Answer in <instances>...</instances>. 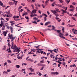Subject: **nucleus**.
I'll return each mask as SVG.
<instances>
[{"mask_svg": "<svg viewBox=\"0 0 77 77\" xmlns=\"http://www.w3.org/2000/svg\"><path fill=\"white\" fill-rule=\"evenodd\" d=\"M48 51H50L51 53H52V51H54V50H50V49H49L48 50Z\"/></svg>", "mask_w": 77, "mask_h": 77, "instance_id": "44", "label": "nucleus"}, {"mask_svg": "<svg viewBox=\"0 0 77 77\" xmlns=\"http://www.w3.org/2000/svg\"><path fill=\"white\" fill-rule=\"evenodd\" d=\"M72 19H73V20H75V21L76 20L75 18L74 17H72Z\"/></svg>", "mask_w": 77, "mask_h": 77, "instance_id": "41", "label": "nucleus"}, {"mask_svg": "<svg viewBox=\"0 0 77 77\" xmlns=\"http://www.w3.org/2000/svg\"><path fill=\"white\" fill-rule=\"evenodd\" d=\"M13 17L14 19H15V18H19V16H17V17L16 16H14Z\"/></svg>", "mask_w": 77, "mask_h": 77, "instance_id": "27", "label": "nucleus"}, {"mask_svg": "<svg viewBox=\"0 0 77 77\" xmlns=\"http://www.w3.org/2000/svg\"><path fill=\"white\" fill-rule=\"evenodd\" d=\"M69 11H74L73 9H70Z\"/></svg>", "mask_w": 77, "mask_h": 77, "instance_id": "57", "label": "nucleus"}, {"mask_svg": "<svg viewBox=\"0 0 77 77\" xmlns=\"http://www.w3.org/2000/svg\"><path fill=\"white\" fill-rule=\"evenodd\" d=\"M57 51H58V49H55L54 50H53V51L55 52H57Z\"/></svg>", "mask_w": 77, "mask_h": 77, "instance_id": "22", "label": "nucleus"}, {"mask_svg": "<svg viewBox=\"0 0 77 77\" xmlns=\"http://www.w3.org/2000/svg\"><path fill=\"white\" fill-rule=\"evenodd\" d=\"M17 58H18V59H20V58H21V59H22L21 56V57H20V56H18V57H17Z\"/></svg>", "mask_w": 77, "mask_h": 77, "instance_id": "34", "label": "nucleus"}, {"mask_svg": "<svg viewBox=\"0 0 77 77\" xmlns=\"http://www.w3.org/2000/svg\"><path fill=\"white\" fill-rule=\"evenodd\" d=\"M63 63H62V64L64 65V66H66V63L65 62H64V61H63Z\"/></svg>", "mask_w": 77, "mask_h": 77, "instance_id": "33", "label": "nucleus"}, {"mask_svg": "<svg viewBox=\"0 0 77 77\" xmlns=\"http://www.w3.org/2000/svg\"><path fill=\"white\" fill-rule=\"evenodd\" d=\"M58 7H62V5H59V4H58Z\"/></svg>", "mask_w": 77, "mask_h": 77, "instance_id": "55", "label": "nucleus"}, {"mask_svg": "<svg viewBox=\"0 0 77 77\" xmlns=\"http://www.w3.org/2000/svg\"><path fill=\"white\" fill-rule=\"evenodd\" d=\"M59 1L61 3H62L63 2V0H59Z\"/></svg>", "mask_w": 77, "mask_h": 77, "instance_id": "43", "label": "nucleus"}, {"mask_svg": "<svg viewBox=\"0 0 77 77\" xmlns=\"http://www.w3.org/2000/svg\"><path fill=\"white\" fill-rule=\"evenodd\" d=\"M16 38V37H14L12 34V37L11 38V42H13V40H14V39H15Z\"/></svg>", "mask_w": 77, "mask_h": 77, "instance_id": "9", "label": "nucleus"}, {"mask_svg": "<svg viewBox=\"0 0 77 77\" xmlns=\"http://www.w3.org/2000/svg\"><path fill=\"white\" fill-rule=\"evenodd\" d=\"M44 68V67H42V68H41V69H40V70H42Z\"/></svg>", "mask_w": 77, "mask_h": 77, "instance_id": "63", "label": "nucleus"}, {"mask_svg": "<svg viewBox=\"0 0 77 77\" xmlns=\"http://www.w3.org/2000/svg\"><path fill=\"white\" fill-rule=\"evenodd\" d=\"M37 15L36 14H33V17H35V16H37Z\"/></svg>", "mask_w": 77, "mask_h": 77, "instance_id": "62", "label": "nucleus"}, {"mask_svg": "<svg viewBox=\"0 0 77 77\" xmlns=\"http://www.w3.org/2000/svg\"><path fill=\"white\" fill-rule=\"evenodd\" d=\"M22 6H20V7H19L18 8V11H19V12H20L19 11H20V9H21V8H22Z\"/></svg>", "mask_w": 77, "mask_h": 77, "instance_id": "23", "label": "nucleus"}, {"mask_svg": "<svg viewBox=\"0 0 77 77\" xmlns=\"http://www.w3.org/2000/svg\"><path fill=\"white\" fill-rule=\"evenodd\" d=\"M37 11V10H32V12L33 13L35 14L36 13V12Z\"/></svg>", "mask_w": 77, "mask_h": 77, "instance_id": "15", "label": "nucleus"}, {"mask_svg": "<svg viewBox=\"0 0 77 77\" xmlns=\"http://www.w3.org/2000/svg\"><path fill=\"white\" fill-rule=\"evenodd\" d=\"M52 27L53 28H52L53 29H54L55 28V27L54 26V25H52Z\"/></svg>", "mask_w": 77, "mask_h": 77, "instance_id": "46", "label": "nucleus"}, {"mask_svg": "<svg viewBox=\"0 0 77 77\" xmlns=\"http://www.w3.org/2000/svg\"><path fill=\"white\" fill-rule=\"evenodd\" d=\"M31 14L30 15V17H34L33 15V13H31Z\"/></svg>", "mask_w": 77, "mask_h": 77, "instance_id": "36", "label": "nucleus"}, {"mask_svg": "<svg viewBox=\"0 0 77 77\" xmlns=\"http://www.w3.org/2000/svg\"><path fill=\"white\" fill-rule=\"evenodd\" d=\"M51 73L52 74H54V75H58L59 74V73H58V72H51Z\"/></svg>", "mask_w": 77, "mask_h": 77, "instance_id": "3", "label": "nucleus"}, {"mask_svg": "<svg viewBox=\"0 0 77 77\" xmlns=\"http://www.w3.org/2000/svg\"><path fill=\"white\" fill-rule=\"evenodd\" d=\"M68 26H69L70 27H73V26H74V25H70V24H69L68 25Z\"/></svg>", "mask_w": 77, "mask_h": 77, "instance_id": "19", "label": "nucleus"}, {"mask_svg": "<svg viewBox=\"0 0 77 77\" xmlns=\"http://www.w3.org/2000/svg\"><path fill=\"white\" fill-rule=\"evenodd\" d=\"M58 62L59 63V64H62V63H61V62H60V61H58Z\"/></svg>", "mask_w": 77, "mask_h": 77, "instance_id": "59", "label": "nucleus"}, {"mask_svg": "<svg viewBox=\"0 0 77 77\" xmlns=\"http://www.w3.org/2000/svg\"><path fill=\"white\" fill-rule=\"evenodd\" d=\"M1 24H2L3 26V25L4 23L3 22L2 20L1 21Z\"/></svg>", "mask_w": 77, "mask_h": 77, "instance_id": "35", "label": "nucleus"}, {"mask_svg": "<svg viewBox=\"0 0 77 77\" xmlns=\"http://www.w3.org/2000/svg\"><path fill=\"white\" fill-rule=\"evenodd\" d=\"M64 30H65L64 28V27H63V28L62 29V31H63V32H65Z\"/></svg>", "mask_w": 77, "mask_h": 77, "instance_id": "30", "label": "nucleus"}, {"mask_svg": "<svg viewBox=\"0 0 77 77\" xmlns=\"http://www.w3.org/2000/svg\"><path fill=\"white\" fill-rule=\"evenodd\" d=\"M29 69L31 70V71L32 72H34V69H32V67H29Z\"/></svg>", "mask_w": 77, "mask_h": 77, "instance_id": "11", "label": "nucleus"}, {"mask_svg": "<svg viewBox=\"0 0 77 77\" xmlns=\"http://www.w3.org/2000/svg\"><path fill=\"white\" fill-rule=\"evenodd\" d=\"M9 4H10V5H14V3L13 2H9Z\"/></svg>", "mask_w": 77, "mask_h": 77, "instance_id": "16", "label": "nucleus"}, {"mask_svg": "<svg viewBox=\"0 0 77 77\" xmlns=\"http://www.w3.org/2000/svg\"><path fill=\"white\" fill-rule=\"evenodd\" d=\"M51 11L53 13H54V14H55V16H56V17H57L59 16V14L58 13H57V11L55 10H51Z\"/></svg>", "mask_w": 77, "mask_h": 77, "instance_id": "2", "label": "nucleus"}, {"mask_svg": "<svg viewBox=\"0 0 77 77\" xmlns=\"http://www.w3.org/2000/svg\"><path fill=\"white\" fill-rule=\"evenodd\" d=\"M24 10L23 9H21L20 11H19V12H22Z\"/></svg>", "mask_w": 77, "mask_h": 77, "instance_id": "48", "label": "nucleus"}, {"mask_svg": "<svg viewBox=\"0 0 77 77\" xmlns=\"http://www.w3.org/2000/svg\"><path fill=\"white\" fill-rule=\"evenodd\" d=\"M73 16H77V13H76L75 14H74V15H73Z\"/></svg>", "mask_w": 77, "mask_h": 77, "instance_id": "51", "label": "nucleus"}, {"mask_svg": "<svg viewBox=\"0 0 77 77\" xmlns=\"http://www.w3.org/2000/svg\"><path fill=\"white\" fill-rule=\"evenodd\" d=\"M47 62H48V64H49V63H50V61H48V60H47Z\"/></svg>", "mask_w": 77, "mask_h": 77, "instance_id": "60", "label": "nucleus"}, {"mask_svg": "<svg viewBox=\"0 0 77 77\" xmlns=\"http://www.w3.org/2000/svg\"><path fill=\"white\" fill-rule=\"evenodd\" d=\"M25 18L27 20H29V17L28 16H25Z\"/></svg>", "mask_w": 77, "mask_h": 77, "instance_id": "28", "label": "nucleus"}, {"mask_svg": "<svg viewBox=\"0 0 77 77\" xmlns=\"http://www.w3.org/2000/svg\"><path fill=\"white\" fill-rule=\"evenodd\" d=\"M8 46H9V47L11 46V45L10 43H8Z\"/></svg>", "mask_w": 77, "mask_h": 77, "instance_id": "61", "label": "nucleus"}, {"mask_svg": "<svg viewBox=\"0 0 77 77\" xmlns=\"http://www.w3.org/2000/svg\"><path fill=\"white\" fill-rule=\"evenodd\" d=\"M17 45L15 44L14 45V48H13V49L14 50H16L15 51H16V52H17Z\"/></svg>", "mask_w": 77, "mask_h": 77, "instance_id": "5", "label": "nucleus"}, {"mask_svg": "<svg viewBox=\"0 0 77 77\" xmlns=\"http://www.w3.org/2000/svg\"><path fill=\"white\" fill-rule=\"evenodd\" d=\"M32 23H35L36 25V24H37V22H36V21H34V22H32Z\"/></svg>", "mask_w": 77, "mask_h": 77, "instance_id": "42", "label": "nucleus"}, {"mask_svg": "<svg viewBox=\"0 0 77 77\" xmlns=\"http://www.w3.org/2000/svg\"><path fill=\"white\" fill-rule=\"evenodd\" d=\"M26 14H27V12H26L25 13H23V14L22 15V16H24L25 15H26Z\"/></svg>", "mask_w": 77, "mask_h": 77, "instance_id": "21", "label": "nucleus"}, {"mask_svg": "<svg viewBox=\"0 0 77 77\" xmlns=\"http://www.w3.org/2000/svg\"><path fill=\"white\" fill-rule=\"evenodd\" d=\"M61 11L63 12V13H64V14H65V11L64 10H63V9H62Z\"/></svg>", "mask_w": 77, "mask_h": 77, "instance_id": "38", "label": "nucleus"}, {"mask_svg": "<svg viewBox=\"0 0 77 77\" xmlns=\"http://www.w3.org/2000/svg\"><path fill=\"white\" fill-rule=\"evenodd\" d=\"M32 50L31 51H30V52H28V54H32Z\"/></svg>", "mask_w": 77, "mask_h": 77, "instance_id": "40", "label": "nucleus"}, {"mask_svg": "<svg viewBox=\"0 0 77 77\" xmlns=\"http://www.w3.org/2000/svg\"><path fill=\"white\" fill-rule=\"evenodd\" d=\"M43 52V51H41V50L40 49V53H41V54H42Z\"/></svg>", "mask_w": 77, "mask_h": 77, "instance_id": "54", "label": "nucleus"}, {"mask_svg": "<svg viewBox=\"0 0 77 77\" xmlns=\"http://www.w3.org/2000/svg\"><path fill=\"white\" fill-rule=\"evenodd\" d=\"M10 29L11 30V33H13V28L12 27H10Z\"/></svg>", "mask_w": 77, "mask_h": 77, "instance_id": "18", "label": "nucleus"}, {"mask_svg": "<svg viewBox=\"0 0 77 77\" xmlns=\"http://www.w3.org/2000/svg\"><path fill=\"white\" fill-rule=\"evenodd\" d=\"M5 26H7V25H8V23H5Z\"/></svg>", "mask_w": 77, "mask_h": 77, "instance_id": "45", "label": "nucleus"}, {"mask_svg": "<svg viewBox=\"0 0 77 77\" xmlns=\"http://www.w3.org/2000/svg\"><path fill=\"white\" fill-rule=\"evenodd\" d=\"M8 14L10 15V16H12V14H10V11H9L8 12H7Z\"/></svg>", "mask_w": 77, "mask_h": 77, "instance_id": "31", "label": "nucleus"}, {"mask_svg": "<svg viewBox=\"0 0 77 77\" xmlns=\"http://www.w3.org/2000/svg\"><path fill=\"white\" fill-rule=\"evenodd\" d=\"M10 23H11V24H12L13 22H14V21H12V20H11L10 21Z\"/></svg>", "mask_w": 77, "mask_h": 77, "instance_id": "53", "label": "nucleus"}, {"mask_svg": "<svg viewBox=\"0 0 77 77\" xmlns=\"http://www.w3.org/2000/svg\"><path fill=\"white\" fill-rule=\"evenodd\" d=\"M13 1H14V2L15 3V5H17V3L18 2L17 1H15V0H12Z\"/></svg>", "mask_w": 77, "mask_h": 77, "instance_id": "13", "label": "nucleus"}, {"mask_svg": "<svg viewBox=\"0 0 77 77\" xmlns=\"http://www.w3.org/2000/svg\"><path fill=\"white\" fill-rule=\"evenodd\" d=\"M46 16H45L44 17V20L45 21H46V20H47V18H46Z\"/></svg>", "mask_w": 77, "mask_h": 77, "instance_id": "29", "label": "nucleus"}, {"mask_svg": "<svg viewBox=\"0 0 77 77\" xmlns=\"http://www.w3.org/2000/svg\"><path fill=\"white\" fill-rule=\"evenodd\" d=\"M37 50H38L37 51V52H38V53H41V49H36Z\"/></svg>", "mask_w": 77, "mask_h": 77, "instance_id": "12", "label": "nucleus"}, {"mask_svg": "<svg viewBox=\"0 0 77 77\" xmlns=\"http://www.w3.org/2000/svg\"><path fill=\"white\" fill-rule=\"evenodd\" d=\"M70 8H72V9H73V11H74L75 7H73V5H70Z\"/></svg>", "mask_w": 77, "mask_h": 77, "instance_id": "17", "label": "nucleus"}, {"mask_svg": "<svg viewBox=\"0 0 77 77\" xmlns=\"http://www.w3.org/2000/svg\"><path fill=\"white\" fill-rule=\"evenodd\" d=\"M42 16H46V17H47V14H45L44 13H43L42 14Z\"/></svg>", "mask_w": 77, "mask_h": 77, "instance_id": "25", "label": "nucleus"}, {"mask_svg": "<svg viewBox=\"0 0 77 77\" xmlns=\"http://www.w3.org/2000/svg\"><path fill=\"white\" fill-rule=\"evenodd\" d=\"M41 75H42L41 73H39L38 74V75H39V76H41Z\"/></svg>", "mask_w": 77, "mask_h": 77, "instance_id": "58", "label": "nucleus"}, {"mask_svg": "<svg viewBox=\"0 0 77 77\" xmlns=\"http://www.w3.org/2000/svg\"><path fill=\"white\" fill-rule=\"evenodd\" d=\"M20 65H16V67H17V68H19V67H20Z\"/></svg>", "mask_w": 77, "mask_h": 77, "instance_id": "26", "label": "nucleus"}, {"mask_svg": "<svg viewBox=\"0 0 77 77\" xmlns=\"http://www.w3.org/2000/svg\"><path fill=\"white\" fill-rule=\"evenodd\" d=\"M20 51V49L19 48H18V47H17V52L18 51Z\"/></svg>", "mask_w": 77, "mask_h": 77, "instance_id": "49", "label": "nucleus"}, {"mask_svg": "<svg viewBox=\"0 0 77 77\" xmlns=\"http://www.w3.org/2000/svg\"><path fill=\"white\" fill-rule=\"evenodd\" d=\"M9 37V38H10V39H12V34H11V35H10V33H9L8 35V37Z\"/></svg>", "mask_w": 77, "mask_h": 77, "instance_id": "7", "label": "nucleus"}, {"mask_svg": "<svg viewBox=\"0 0 77 77\" xmlns=\"http://www.w3.org/2000/svg\"><path fill=\"white\" fill-rule=\"evenodd\" d=\"M6 46H4V48L2 49V50L5 51V50H6Z\"/></svg>", "mask_w": 77, "mask_h": 77, "instance_id": "20", "label": "nucleus"}, {"mask_svg": "<svg viewBox=\"0 0 77 77\" xmlns=\"http://www.w3.org/2000/svg\"><path fill=\"white\" fill-rule=\"evenodd\" d=\"M55 10H56V11L57 12H60V11H59V10L57 8H55Z\"/></svg>", "mask_w": 77, "mask_h": 77, "instance_id": "24", "label": "nucleus"}, {"mask_svg": "<svg viewBox=\"0 0 77 77\" xmlns=\"http://www.w3.org/2000/svg\"><path fill=\"white\" fill-rule=\"evenodd\" d=\"M40 24L41 25H43V23L42 22H41V23H40Z\"/></svg>", "mask_w": 77, "mask_h": 77, "instance_id": "64", "label": "nucleus"}, {"mask_svg": "<svg viewBox=\"0 0 77 77\" xmlns=\"http://www.w3.org/2000/svg\"><path fill=\"white\" fill-rule=\"evenodd\" d=\"M7 64V63L6 62H5V63H4V66H5Z\"/></svg>", "mask_w": 77, "mask_h": 77, "instance_id": "52", "label": "nucleus"}, {"mask_svg": "<svg viewBox=\"0 0 77 77\" xmlns=\"http://www.w3.org/2000/svg\"><path fill=\"white\" fill-rule=\"evenodd\" d=\"M70 0H69V1H66V3L67 4H68L69 3V2H70Z\"/></svg>", "mask_w": 77, "mask_h": 77, "instance_id": "39", "label": "nucleus"}, {"mask_svg": "<svg viewBox=\"0 0 77 77\" xmlns=\"http://www.w3.org/2000/svg\"><path fill=\"white\" fill-rule=\"evenodd\" d=\"M77 29L74 30V34H77Z\"/></svg>", "mask_w": 77, "mask_h": 77, "instance_id": "32", "label": "nucleus"}, {"mask_svg": "<svg viewBox=\"0 0 77 77\" xmlns=\"http://www.w3.org/2000/svg\"><path fill=\"white\" fill-rule=\"evenodd\" d=\"M31 51L32 52V51H33V52H35V50H36V49H31Z\"/></svg>", "mask_w": 77, "mask_h": 77, "instance_id": "37", "label": "nucleus"}, {"mask_svg": "<svg viewBox=\"0 0 77 77\" xmlns=\"http://www.w3.org/2000/svg\"><path fill=\"white\" fill-rule=\"evenodd\" d=\"M11 49H14L13 48H14V42H12V43H11Z\"/></svg>", "mask_w": 77, "mask_h": 77, "instance_id": "8", "label": "nucleus"}, {"mask_svg": "<svg viewBox=\"0 0 77 77\" xmlns=\"http://www.w3.org/2000/svg\"><path fill=\"white\" fill-rule=\"evenodd\" d=\"M57 32H58L59 34V37H61V38H63L65 39V37L63 36V34H62V33H61V32H60L61 31H60V30H57Z\"/></svg>", "mask_w": 77, "mask_h": 77, "instance_id": "1", "label": "nucleus"}, {"mask_svg": "<svg viewBox=\"0 0 77 77\" xmlns=\"http://www.w3.org/2000/svg\"><path fill=\"white\" fill-rule=\"evenodd\" d=\"M0 5H1V6H2L3 7H5L6 5H3V3L1 2V1H0Z\"/></svg>", "mask_w": 77, "mask_h": 77, "instance_id": "6", "label": "nucleus"}, {"mask_svg": "<svg viewBox=\"0 0 77 77\" xmlns=\"http://www.w3.org/2000/svg\"><path fill=\"white\" fill-rule=\"evenodd\" d=\"M33 19H34V20H38V19H37L36 17H34Z\"/></svg>", "mask_w": 77, "mask_h": 77, "instance_id": "50", "label": "nucleus"}, {"mask_svg": "<svg viewBox=\"0 0 77 77\" xmlns=\"http://www.w3.org/2000/svg\"><path fill=\"white\" fill-rule=\"evenodd\" d=\"M50 22H46L45 23V26H47L49 24H50Z\"/></svg>", "mask_w": 77, "mask_h": 77, "instance_id": "10", "label": "nucleus"}, {"mask_svg": "<svg viewBox=\"0 0 77 77\" xmlns=\"http://www.w3.org/2000/svg\"><path fill=\"white\" fill-rule=\"evenodd\" d=\"M72 4H73V5H75V4H76L75 2H72Z\"/></svg>", "mask_w": 77, "mask_h": 77, "instance_id": "56", "label": "nucleus"}, {"mask_svg": "<svg viewBox=\"0 0 77 77\" xmlns=\"http://www.w3.org/2000/svg\"><path fill=\"white\" fill-rule=\"evenodd\" d=\"M8 31H3V34L4 35L5 37L6 36V34Z\"/></svg>", "mask_w": 77, "mask_h": 77, "instance_id": "4", "label": "nucleus"}, {"mask_svg": "<svg viewBox=\"0 0 77 77\" xmlns=\"http://www.w3.org/2000/svg\"><path fill=\"white\" fill-rule=\"evenodd\" d=\"M28 61H31L32 62H33L34 61L32 60L31 58H29L27 60Z\"/></svg>", "mask_w": 77, "mask_h": 77, "instance_id": "14", "label": "nucleus"}, {"mask_svg": "<svg viewBox=\"0 0 77 77\" xmlns=\"http://www.w3.org/2000/svg\"><path fill=\"white\" fill-rule=\"evenodd\" d=\"M16 75H12L11 77H16Z\"/></svg>", "mask_w": 77, "mask_h": 77, "instance_id": "47", "label": "nucleus"}]
</instances>
